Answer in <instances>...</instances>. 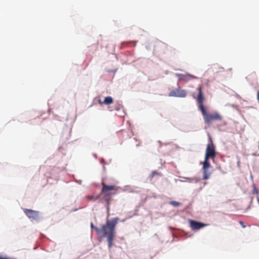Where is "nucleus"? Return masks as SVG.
<instances>
[{
	"mask_svg": "<svg viewBox=\"0 0 259 259\" xmlns=\"http://www.w3.org/2000/svg\"><path fill=\"white\" fill-rule=\"evenodd\" d=\"M88 198L90 200H93L94 201L96 200V199H95L93 196H88Z\"/></svg>",
	"mask_w": 259,
	"mask_h": 259,
	"instance_id": "16",
	"label": "nucleus"
},
{
	"mask_svg": "<svg viewBox=\"0 0 259 259\" xmlns=\"http://www.w3.org/2000/svg\"><path fill=\"white\" fill-rule=\"evenodd\" d=\"M216 157V152L215 151V147L210 140V143L207 145L205 158L206 159H214Z\"/></svg>",
	"mask_w": 259,
	"mask_h": 259,
	"instance_id": "4",
	"label": "nucleus"
},
{
	"mask_svg": "<svg viewBox=\"0 0 259 259\" xmlns=\"http://www.w3.org/2000/svg\"><path fill=\"white\" fill-rule=\"evenodd\" d=\"M99 103L100 104H104V103H103V101H102L100 99H99Z\"/></svg>",
	"mask_w": 259,
	"mask_h": 259,
	"instance_id": "19",
	"label": "nucleus"
},
{
	"mask_svg": "<svg viewBox=\"0 0 259 259\" xmlns=\"http://www.w3.org/2000/svg\"><path fill=\"white\" fill-rule=\"evenodd\" d=\"M91 227L92 229H95L98 233H101V229H99L97 227H95L92 223H91Z\"/></svg>",
	"mask_w": 259,
	"mask_h": 259,
	"instance_id": "13",
	"label": "nucleus"
},
{
	"mask_svg": "<svg viewBox=\"0 0 259 259\" xmlns=\"http://www.w3.org/2000/svg\"><path fill=\"white\" fill-rule=\"evenodd\" d=\"M252 194H256V195H257L259 194L258 190L255 186H253V190H252Z\"/></svg>",
	"mask_w": 259,
	"mask_h": 259,
	"instance_id": "14",
	"label": "nucleus"
},
{
	"mask_svg": "<svg viewBox=\"0 0 259 259\" xmlns=\"http://www.w3.org/2000/svg\"><path fill=\"white\" fill-rule=\"evenodd\" d=\"M189 224L190 228L193 230H198L207 226V224L197 222L192 220H189Z\"/></svg>",
	"mask_w": 259,
	"mask_h": 259,
	"instance_id": "7",
	"label": "nucleus"
},
{
	"mask_svg": "<svg viewBox=\"0 0 259 259\" xmlns=\"http://www.w3.org/2000/svg\"><path fill=\"white\" fill-rule=\"evenodd\" d=\"M104 201L106 202V207L107 209V212L108 213H109L110 211V202L112 201V198L110 197H108V198H103Z\"/></svg>",
	"mask_w": 259,
	"mask_h": 259,
	"instance_id": "8",
	"label": "nucleus"
},
{
	"mask_svg": "<svg viewBox=\"0 0 259 259\" xmlns=\"http://www.w3.org/2000/svg\"><path fill=\"white\" fill-rule=\"evenodd\" d=\"M202 85H200L198 88V94L197 96V102L198 107L203 115L204 121L207 124H209L213 120L221 121L222 120V116L218 113L215 112L209 114L207 112L206 108L203 105L204 97L202 91Z\"/></svg>",
	"mask_w": 259,
	"mask_h": 259,
	"instance_id": "1",
	"label": "nucleus"
},
{
	"mask_svg": "<svg viewBox=\"0 0 259 259\" xmlns=\"http://www.w3.org/2000/svg\"><path fill=\"white\" fill-rule=\"evenodd\" d=\"M207 169H203V178L204 180H207L209 178L210 173L207 171Z\"/></svg>",
	"mask_w": 259,
	"mask_h": 259,
	"instance_id": "11",
	"label": "nucleus"
},
{
	"mask_svg": "<svg viewBox=\"0 0 259 259\" xmlns=\"http://www.w3.org/2000/svg\"><path fill=\"white\" fill-rule=\"evenodd\" d=\"M113 100L110 96L105 97L104 101H103V103H104V104L105 105H110L113 103Z\"/></svg>",
	"mask_w": 259,
	"mask_h": 259,
	"instance_id": "9",
	"label": "nucleus"
},
{
	"mask_svg": "<svg viewBox=\"0 0 259 259\" xmlns=\"http://www.w3.org/2000/svg\"><path fill=\"white\" fill-rule=\"evenodd\" d=\"M189 78H196V77L192 75L187 74L183 75L181 79L183 80H188Z\"/></svg>",
	"mask_w": 259,
	"mask_h": 259,
	"instance_id": "12",
	"label": "nucleus"
},
{
	"mask_svg": "<svg viewBox=\"0 0 259 259\" xmlns=\"http://www.w3.org/2000/svg\"><path fill=\"white\" fill-rule=\"evenodd\" d=\"M170 204L175 207L179 206L180 204V203L179 202L175 201H171Z\"/></svg>",
	"mask_w": 259,
	"mask_h": 259,
	"instance_id": "15",
	"label": "nucleus"
},
{
	"mask_svg": "<svg viewBox=\"0 0 259 259\" xmlns=\"http://www.w3.org/2000/svg\"><path fill=\"white\" fill-rule=\"evenodd\" d=\"M258 202H259V198L257 199Z\"/></svg>",
	"mask_w": 259,
	"mask_h": 259,
	"instance_id": "21",
	"label": "nucleus"
},
{
	"mask_svg": "<svg viewBox=\"0 0 259 259\" xmlns=\"http://www.w3.org/2000/svg\"><path fill=\"white\" fill-rule=\"evenodd\" d=\"M23 211L26 215L31 220L37 221L39 218V212L30 209L25 208Z\"/></svg>",
	"mask_w": 259,
	"mask_h": 259,
	"instance_id": "5",
	"label": "nucleus"
},
{
	"mask_svg": "<svg viewBox=\"0 0 259 259\" xmlns=\"http://www.w3.org/2000/svg\"><path fill=\"white\" fill-rule=\"evenodd\" d=\"M101 185L102 188L100 196L102 198H108V197H111L112 195L115 194L116 191L117 190L116 186L106 185L103 181L101 183Z\"/></svg>",
	"mask_w": 259,
	"mask_h": 259,
	"instance_id": "3",
	"label": "nucleus"
},
{
	"mask_svg": "<svg viewBox=\"0 0 259 259\" xmlns=\"http://www.w3.org/2000/svg\"><path fill=\"white\" fill-rule=\"evenodd\" d=\"M119 219L118 218H114L111 220H107L105 225L102 226L101 233H103L104 236L107 238L108 246L110 248L113 245V240L115 234V228L117 224Z\"/></svg>",
	"mask_w": 259,
	"mask_h": 259,
	"instance_id": "2",
	"label": "nucleus"
},
{
	"mask_svg": "<svg viewBox=\"0 0 259 259\" xmlns=\"http://www.w3.org/2000/svg\"><path fill=\"white\" fill-rule=\"evenodd\" d=\"M187 179L188 180V181L189 182H191V181H190L191 180V179L190 178H187Z\"/></svg>",
	"mask_w": 259,
	"mask_h": 259,
	"instance_id": "20",
	"label": "nucleus"
},
{
	"mask_svg": "<svg viewBox=\"0 0 259 259\" xmlns=\"http://www.w3.org/2000/svg\"><path fill=\"white\" fill-rule=\"evenodd\" d=\"M187 95L186 92L180 88L171 90L168 94L169 97H185Z\"/></svg>",
	"mask_w": 259,
	"mask_h": 259,
	"instance_id": "6",
	"label": "nucleus"
},
{
	"mask_svg": "<svg viewBox=\"0 0 259 259\" xmlns=\"http://www.w3.org/2000/svg\"><path fill=\"white\" fill-rule=\"evenodd\" d=\"M239 224L242 226L243 228L245 227V226L244 225V223L242 221H240Z\"/></svg>",
	"mask_w": 259,
	"mask_h": 259,
	"instance_id": "17",
	"label": "nucleus"
},
{
	"mask_svg": "<svg viewBox=\"0 0 259 259\" xmlns=\"http://www.w3.org/2000/svg\"><path fill=\"white\" fill-rule=\"evenodd\" d=\"M155 174H157L156 171H153L152 173V177H153Z\"/></svg>",
	"mask_w": 259,
	"mask_h": 259,
	"instance_id": "18",
	"label": "nucleus"
},
{
	"mask_svg": "<svg viewBox=\"0 0 259 259\" xmlns=\"http://www.w3.org/2000/svg\"><path fill=\"white\" fill-rule=\"evenodd\" d=\"M208 160V158L206 159V158H205L203 164V169H208L210 166Z\"/></svg>",
	"mask_w": 259,
	"mask_h": 259,
	"instance_id": "10",
	"label": "nucleus"
}]
</instances>
